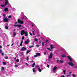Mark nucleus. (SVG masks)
I'll use <instances>...</instances> for the list:
<instances>
[{
  "instance_id": "nucleus-1",
  "label": "nucleus",
  "mask_w": 77,
  "mask_h": 77,
  "mask_svg": "<svg viewBox=\"0 0 77 77\" xmlns=\"http://www.w3.org/2000/svg\"><path fill=\"white\" fill-rule=\"evenodd\" d=\"M25 34V36H27V31H24V30H23L21 32V35L22 36H23V35Z\"/></svg>"
},
{
  "instance_id": "nucleus-2",
  "label": "nucleus",
  "mask_w": 77,
  "mask_h": 77,
  "mask_svg": "<svg viewBox=\"0 0 77 77\" xmlns=\"http://www.w3.org/2000/svg\"><path fill=\"white\" fill-rule=\"evenodd\" d=\"M53 54L52 53H51L50 55L48 57V58L49 59H52L53 57Z\"/></svg>"
},
{
  "instance_id": "nucleus-3",
  "label": "nucleus",
  "mask_w": 77,
  "mask_h": 77,
  "mask_svg": "<svg viewBox=\"0 0 77 77\" xmlns=\"http://www.w3.org/2000/svg\"><path fill=\"white\" fill-rule=\"evenodd\" d=\"M68 63L69 65H70V66H74V64H73V63H72V62H71L70 63L69 62H68Z\"/></svg>"
},
{
  "instance_id": "nucleus-4",
  "label": "nucleus",
  "mask_w": 77,
  "mask_h": 77,
  "mask_svg": "<svg viewBox=\"0 0 77 77\" xmlns=\"http://www.w3.org/2000/svg\"><path fill=\"white\" fill-rule=\"evenodd\" d=\"M29 39H27L26 41L25 42V44H29Z\"/></svg>"
},
{
  "instance_id": "nucleus-5",
  "label": "nucleus",
  "mask_w": 77,
  "mask_h": 77,
  "mask_svg": "<svg viewBox=\"0 0 77 77\" xmlns=\"http://www.w3.org/2000/svg\"><path fill=\"white\" fill-rule=\"evenodd\" d=\"M4 22H8V19L7 18H4L3 20Z\"/></svg>"
},
{
  "instance_id": "nucleus-6",
  "label": "nucleus",
  "mask_w": 77,
  "mask_h": 77,
  "mask_svg": "<svg viewBox=\"0 0 77 77\" xmlns=\"http://www.w3.org/2000/svg\"><path fill=\"white\" fill-rule=\"evenodd\" d=\"M26 50V48L24 47H23L20 50L22 51H24V50Z\"/></svg>"
},
{
  "instance_id": "nucleus-7",
  "label": "nucleus",
  "mask_w": 77,
  "mask_h": 77,
  "mask_svg": "<svg viewBox=\"0 0 77 77\" xmlns=\"http://www.w3.org/2000/svg\"><path fill=\"white\" fill-rule=\"evenodd\" d=\"M14 27H21V25H14Z\"/></svg>"
},
{
  "instance_id": "nucleus-8",
  "label": "nucleus",
  "mask_w": 77,
  "mask_h": 77,
  "mask_svg": "<svg viewBox=\"0 0 77 77\" xmlns=\"http://www.w3.org/2000/svg\"><path fill=\"white\" fill-rule=\"evenodd\" d=\"M67 57L69 59V60L72 62H73V61L72 60V59H71V57H69V56H67Z\"/></svg>"
},
{
  "instance_id": "nucleus-9",
  "label": "nucleus",
  "mask_w": 77,
  "mask_h": 77,
  "mask_svg": "<svg viewBox=\"0 0 77 77\" xmlns=\"http://www.w3.org/2000/svg\"><path fill=\"white\" fill-rule=\"evenodd\" d=\"M57 62H59L60 63H63V61L62 60H57Z\"/></svg>"
},
{
  "instance_id": "nucleus-10",
  "label": "nucleus",
  "mask_w": 77,
  "mask_h": 77,
  "mask_svg": "<svg viewBox=\"0 0 77 77\" xmlns=\"http://www.w3.org/2000/svg\"><path fill=\"white\" fill-rule=\"evenodd\" d=\"M4 11L5 12H7V11H8V8H5L4 9Z\"/></svg>"
},
{
  "instance_id": "nucleus-11",
  "label": "nucleus",
  "mask_w": 77,
  "mask_h": 77,
  "mask_svg": "<svg viewBox=\"0 0 77 77\" xmlns=\"http://www.w3.org/2000/svg\"><path fill=\"white\" fill-rule=\"evenodd\" d=\"M5 5H7L8 3V0H5Z\"/></svg>"
},
{
  "instance_id": "nucleus-12",
  "label": "nucleus",
  "mask_w": 77,
  "mask_h": 77,
  "mask_svg": "<svg viewBox=\"0 0 77 77\" xmlns=\"http://www.w3.org/2000/svg\"><path fill=\"white\" fill-rule=\"evenodd\" d=\"M57 68V67L56 66H55L54 68L53 69V71H55V70H56V69Z\"/></svg>"
},
{
  "instance_id": "nucleus-13",
  "label": "nucleus",
  "mask_w": 77,
  "mask_h": 77,
  "mask_svg": "<svg viewBox=\"0 0 77 77\" xmlns=\"http://www.w3.org/2000/svg\"><path fill=\"white\" fill-rule=\"evenodd\" d=\"M23 41H22L20 43V47H21V46H22V45H23Z\"/></svg>"
},
{
  "instance_id": "nucleus-14",
  "label": "nucleus",
  "mask_w": 77,
  "mask_h": 77,
  "mask_svg": "<svg viewBox=\"0 0 77 77\" xmlns=\"http://www.w3.org/2000/svg\"><path fill=\"white\" fill-rule=\"evenodd\" d=\"M21 22V20L20 19H18L17 20V22L18 23H20Z\"/></svg>"
},
{
  "instance_id": "nucleus-15",
  "label": "nucleus",
  "mask_w": 77,
  "mask_h": 77,
  "mask_svg": "<svg viewBox=\"0 0 77 77\" xmlns=\"http://www.w3.org/2000/svg\"><path fill=\"white\" fill-rule=\"evenodd\" d=\"M35 65V63H34L32 66V67H33Z\"/></svg>"
},
{
  "instance_id": "nucleus-16",
  "label": "nucleus",
  "mask_w": 77,
  "mask_h": 77,
  "mask_svg": "<svg viewBox=\"0 0 77 77\" xmlns=\"http://www.w3.org/2000/svg\"><path fill=\"white\" fill-rule=\"evenodd\" d=\"M50 47H51V49H53L54 47H53V46L52 45H50Z\"/></svg>"
},
{
  "instance_id": "nucleus-17",
  "label": "nucleus",
  "mask_w": 77,
  "mask_h": 77,
  "mask_svg": "<svg viewBox=\"0 0 77 77\" xmlns=\"http://www.w3.org/2000/svg\"><path fill=\"white\" fill-rule=\"evenodd\" d=\"M17 35V34H16V33L15 32H13V37H15V35Z\"/></svg>"
},
{
  "instance_id": "nucleus-18",
  "label": "nucleus",
  "mask_w": 77,
  "mask_h": 77,
  "mask_svg": "<svg viewBox=\"0 0 77 77\" xmlns=\"http://www.w3.org/2000/svg\"><path fill=\"white\" fill-rule=\"evenodd\" d=\"M61 56L62 57H66V56H65V55L64 54L61 55Z\"/></svg>"
},
{
  "instance_id": "nucleus-19",
  "label": "nucleus",
  "mask_w": 77,
  "mask_h": 77,
  "mask_svg": "<svg viewBox=\"0 0 77 77\" xmlns=\"http://www.w3.org/2000/svg\"><path fill=\"white\" fill-rule=\"evenodd\" d=\"M36 55H37V56H40V55H41V54H40V53H37Z\"/></svg>"
},
{
  "instance_id": "nucleus-20",
  "label": "nucleus",
  "mask_w": 77,
  "mask_h": 77,
  "mask_svg": "<svg viewBox=\"0 0 77 77\" xmlns=\"http://www.w3.org/2000/svg\"><path fill=\"white\" fill-rule=\"evenodd\" d=\"M5 6H6V5H5H5H1V7H5Z\"/></svg>"
},
{
  "instance_id": "nucleus-21",
  "label": "nucleus",
  "mask_w": 77,
  "mask_h": 77,
  "mask_svg": "<svg viewBox=\"0 0 77 77\" xmlns=\"http://www.w3.org/2000/svg\"><path fill=\"white\" fill-rule=\"evenodd\" d=\"M38 70L39 72H41V71H42L40 68H38Z\"/></svg>"
},
{
  "instance_id": "nucleus-22",
  "label": "nucleus",
  "mask_w": 77,
  "mask_h": 77,
  "mask_svg": "<svg viewBox=\"0 0 77 77\" xmlns=\"http://www.w3.org/2000/svg\"><path fill=\"white\" fill-rule=\"evenodd\" d=\"M5 29H7V30L8 29V26H6L5 27Z\"/></svg>"
},
{
  "instance_id": "nucleus-23",
  "label": "nucleus",
  "mask_w": 77,
  "mask_h": 77,
  "mask_svg": "<svg viewBox=\"0 0 77 77\" xmlns=\"http://www.w3.org/2000/svg\"><path fill=\"white\" fill-rule=\"evenodd\" d=\"M29 52H30V50H27V52H26V54H28Z\"/></svg>"
},
{
  "instance_id": "nucleus-24",
  "label": "nucleus",
  "mask_w": 77,
  "mask_h": 77,
  "mask_svg": "<svg viewBox=\"0 0 77 77\" xmlns=\"http://www.w3.org/2000/svg\"><path fill=\"white\" fill-rule=\"evenodd\" d=\"M63 72L64 74H66V71L65 70H63Z\"/></svg>"
},
{
  "instance_id": "nucleus-25",
  "label": "nucleus",
  "mask_w": 77,
  "mask_h": 77,
  "mask_svg": "<svg viewBox=\"0 0 77 77\" xmlns=\"http://www.w3.org/2000/svg\"><path fill=\"white\" fill-rule=\"evenodd\" d=\"M33 70V72H35V68H33L32 69Z\"/></svg>"
},
{
  "instance_id": "nucleus-26",
  "label": "nucleus",
  "mask_w": 77,
  "mask_h": 77,
  "mask_svg": "<svg viewBox=\"0 0 77 77\" xmlns=\"http://www.w3.org/2000/svg\"><path fill=\"white\" fill-rule=\"evenodd\" d=\"M20 24H23V23H24V22L23 21H21L20 22Z\"/></svg>"
},
{
  "instance_id": "nucleus-27",
  "label": "nucleus",
  "mask_w": 77,
  "mask_h": 77,
  "mask_svg": "<svg viewBox=\"0 0 77 77\" xmlns=\"http://www.w3.org/2000/svg\"><path fill=\"white\" fill-rule=\"evenodd\" d=\"M12 17V15H9L8 16V18H11V17Z\"/></svg>"
},
{
  "instance_id": "nucleus-28",
  "label": "nucleus",
  "mask_w": 77,
  "mask_h": 77,
  "mask_svg": "<svg viewBox=\"0 0 77 77\" xmlns=\"http://www.w3.org/2000/svg\"><path fill=\"white\" fill-rule=\"evenodd\" d=\"M3 64H4L5 65L6 64V62H3Z\"/></svg>"
},
{
  "instance_id": "nucleus-29",
  "label": "nucleus",
  "mask_w": 77,
  "mask_h": 77,
  "mask_svg": "<svg viewBox=\"0 0 77 77\" xmlns=\"http://www.w3.org/2000/svg\"><path fill=\"white\" fill-rule=\"evenodd\" d=\"M26 60H29V57H27L26 59Z\"/></svg>"
},
{
  "instance_id": "nucleus-30",
  "label": "nucleus",
  "mask_w": 77,
  "mask_h": 77,
  "mask_svg": "<svg viewBox=\"0 0 77 77\" xmlns=\"http://www.w3.org/2000/svg\"><path fill=\"white\" fill-rule=\"evenodd\" d=\"M34 47V46H29V48H32V47Z\"/></svg>"
},
{
  "instance_id": "nucleus-31",
  "label": "nucleus",
  "mask_w": 77,
  "mask_h": 77,
  "mask_svg": "<svg viewBox=\"0 0 77 77\" xmlns=\"http://www.w3.org/2000/svg\"><path fill=\"white\" fill-rule=\"evenodd\" d=\"M34 40L35 41H38V39L36 38H35Z\"/></svg>"
},
{
  "instance_id": "nucleus-32",
  "label": "nucleus",
  "mask_w": 77,
  "mask_h": 77,
  "mask_svg": "<svg viewBox=\"0 0 77 77\" xmlns=\"http://www.w3.org/2000/svg\"><path fill=\"white\" fill-rule=\"evenodd\" d=\"M35 68H39V66H35Z\"/></svg>"
},
{
  "instance_id": "nucleus-33",
  "label": "nucleus",
  "mask_w": 77,
  "mask_h": 77,
  "mask_svg": "<svg viewBox=\"0 0 77 77\" xmlns=\"http://www.w3.org/2000/svg\"><path fill=\"white\" fill-rule=\"evenodd\" d=\"M14 67L15 68H17V67H18V65H15Z\"/></svg>"
},
{
  "instance_id": "nucleus-34",
  "label": "nucleus",
  "mask_w": 77,
  "mask_h": 77,
  "mask_svg": "<svg viewBox=\"0 0 77 77\" xmlns=\"http://www.w3.org/2000/svg\"><path fill=\"white\" fill-rule=\"evenodd\" d=\"M72 76H73V77H75V76H76V75H74V74H73L72 75Z\"/></svg>"
},
{
  "instance_id": "nucleus-35",
  "label": "nucleus",
  "mask_w": 77,
  "mask_h": 77,
  "mask_svg": "<svg viewBox=\"0 0 77 77\" xmlns=\"http://www.w3.org/2000/svg\"><path fill=\"white\" fill-rule=\"evenodd\" d=\"M5 59H8L9 58L7 56H6L5 57Z\"/></svg>"
},
{
  "instance_id": "nucleus-36",
  "label": "nucleus",
  "mask_w": 77,
  "mask_h": 77,
  "mask_svg": "<svg viewBox=\"0 0 77 77\" xmlns=\"http://www.w3.org/2000/svg\"><path fill=\"white\" fill-rule=\"evenodd\" d=\"M24 39V37L23 36V37H22V39L23 40Z\"/></svg>"
},
{
  "instance_id": "nucleus-37",
  "label": "nucleus",
  "mask_w": 77,
  "mask_h": 77,
  "mask_svg": "<svg viewBox=\"0 0 77 77\" xmlns=\"http://www.w3.org/2000/svg\"><path fill=\"white\" fill-rule=\"evenodd\" d=\"M44 42H43L42 43V45L43 47H44Z\"/></svg>"
},
{
  "instance_id": "nucleus-38",
  "label": "nucleus",
  "mask_w": 77,
  "mask_h": 77,
  "mask_svg": "<svg viewBox=\"0 0 77 77\" xmlns=\"http://www.w3.org/2000/svg\"><path fill=\"white\" fill-rule=\"evenodd\" d=\"M3 17H4V18H5V17H6L5 14H3Z\"/></svg>"
},
{
  "instance_id": "nucleus-39",
  "label": "nucleus",
  "mask_w": 77,
  "mask_h": 77,
  "mask_svg": "<svg viewBox=\"0 0 77 77\" xmlns=\"http://www.w3.org/2000/svg\"><path fill=\"white\" fill-rule=\"evenodd\" d=\"M16 62H19V60L18 59H17L16 60Z\"/></svg>"
},
{
  "instance_id": "nucleus-40",
  "label": "nucleus",
  "mask_w": 77,
  "mask_h": 77,
  "mask_svg": "<svg viewBox=\"0 0 77 77\" xmlns=\"http://www.w3.org/2000/svg\"><path fill=\"white\" fill-rule=\"evenodd\" d=\"M47 49H48V50H49L50 51H51V49H50L49 48H47Z\"/></svg>"
},
{
  "instance_id": "nucleus-41",
  "label": "nucleus",
  "mask_w": 77,
  "mask_h": 77,
  "mask_svg": "<svg viewBox=\"0 0 77 77\" xmlns=\"http://www.w3.org/2000/svg\"><path fill=\"white\" fill-rule=\"evenodd\" d=\"M2 70H4V69H5V68H4L3 67H2Z\"/></svg>"
},
{
  "instance_id": "nucleus-42",
  "label": "nucleus",
  "mask_w": 77,
  "mask_h": 77,
  "mask_svg": "<svg viewBox=\"0 0 77 77\" xmlns=\"http://www.w3.org/2000/svg\"><path fill=\"white\" fill-rule=\"evenodd\" d=\"M39 43L40 44H41V41H39Z\"/></svg>"
},
{
  "instance_id": "nucleus-43",
  "label": "nucleus",
  "mask_w": 77,
  "mask_h": 77,
  "mask_svg": "<svg viewBox=\"0 0 77 77\" xmlns=\"http://www.w3.org/2000/svg\"><path fill=\"white\" fill-rule=\"evenodd\" d=\"M37 56H38L37 55V54L36 55H34V57H37Z\"/></svg>"
},
{
  "instance_id": "nucleus-44",
  "label": "nucleus",
  "mask_w": 77,
  "mask_h": 77,
  "mask_svg": "<svg viewBox=\"0 0 77 77\" xmlns=\"http://www.w3.org/2000/svg\"><path fill=\"white\" fill-rule=\"evenodd\" d=\"M2 51L1 49H0V53H2Z\"/></svg>"
},
{
  "instance_id": "nucleus-45",
  "label": "nucleus",
  "mask_w": 77,
  "mask_h": 77,
  "mask_svg": "<svg viewBox=\"0 0 77 77\" xmlns=\"http://www.w3.org/2000/svg\"><path fill=\"white\" fill-rule=\"evenodd\" d=\"M1 55H2V56H3V55H4V53H2L1 54Z\"/></svg>"
},
{
  "instance_id": "nucleus-46",
  "label": "nucleus",
  "mask_w": 77,
  "mask_h": 77,
  "mask_svg": "<svg viewBox=\"0 0 77 77\" xmlns=\"http://www.w3.org/2000/svg\"><path fill=\"white\" fill-rule=\"evenodd\" d=\"M48 40H47V39L46 40V42H48Z\"/></svg>"
},
{
  "instance_id": "nucleus-47",
  "label": "nucleus",
  "mask_w": 77,
  "mask_h": 77,
  "mask_svg": "<svg viewBox=\"0 0 77 77\" xmlns=\"http://www.w3.org/2000/svg\"><path fill=\"white\" fill-rule=\"evenodd\" d=\"M29 35H31V36H32V33H30V32H29Z\"/></svg>"
},
{
  "instance_id": "nucleus-48",
  "label": "nucleus",
  "mask_w": 77,
  "mask_h": 77,
  "mask_svg": "<svg viewBox=\"0 0 77 77\" xmlns=\"http://www.w3.org/2000/svg\"><path fill=\"white\" fill-rule=\"evenodd\" d=\"M47 67L49 68V65H48V64L47 65Z\"/></svg>"
},
{
  "instance_id": "nucleus-49",
  "label": "nucleus",
  "mask_w": 77,
  "mask_h": 77,
  "mask_svg": "<svg viewBox=\"0 0 77 77\" xmlns=\"http://www.w3.org/2000/svg\"><path fill=\"white\" fill-rule=\"evenodd\" d=\"M36 47H39V45H36Z\"/></svg>"
},
{
  "instance_id": "nucleus-50",
  "label": "nucleus",
  "mask_w": 77,
  "mask_h": 77,
  "mask_svg": "<svg viewBox=\"0 0 77 77\" xmlns=\"http://www.w3.org/2000/svg\"><path fill=\"white\" fill-rule=\"evenodd\" d=\"M34 62V61L33 60L31 61H30V62Z\"/></svg>"
},
{
  "instance_id": "nucleus-51",
  "label": "nucleus",
  "mask_w": 77,
  "mask_h": 77,
  "mask_svg": "<svg viewBox=\"0 0 77 77\" xmlns=\"http://www.w3.org/2000/svg\"><path fill=\"white\" fill-rule=\"evenodd\" d=\"M61 77H65V76L63 75H62V76H61Z\"/></svg>"
},
{
  "instance_id": "nucleus-52",
  "label": "nucleus",
  "mask_w": 77,
  "mask_h": 77,
  "mask_svg": "<svg viewBox=\"0 0 77 77\" xmlns=\"http://www.w3.org/2000/svg\"><path fill=\"white\" fill-rule=\"evenodd\" d=\"M26 65H27V66H28V65H29V64H27V63H26Z\"/></svg>"
},
{
  "instance_id": "nucleus-53",
  "label": "nucleus",
  "mask_w": 77,
  "mask_h": 77,
  "mask_svg": "<svg viewBox=\"0 0 77 77\" xmlns=\"http://www.w3.org/2000/svg\"><path fill=\"white\" fill-rule=\"evenodd\" d=\"M44 54L45 55V54H46V52H44Z\"/></svg>"
},
{
  "instance_id": "nucleus-54",
  "label": "nucleus",
  "mask_w": 77,
  "mask_h": 77,
  "mask_svg": "<svg viewBox=\"0 0 77 77\" xmlns=\"http://www.w3.org/2000/svg\"><path fill=\"white\" fill-rule=\"evenodd\" d=\"M69 75H66V76H67V77H68V76H69Z\"/></svg>"
},
{
  "instance_id": "nucleus-55",
  "label": "nucleus",
  "mask_w": 77,
  "mask_h": 77,
  "mask_svg": "<svg viewBox=\"0 0 77 77\" xmlns=\"http://www.w3.org/2000/svg\"><path fill=\"white\" fill-rule=\"evenodd\" d=\"M32 32H33V33H35V31H32Z\"/></svg>"
},
{
  "instance_id": "nucleus-56",
  "label": "nucleus",
  "mask_w": 77,
  "mask_h": 77,
  "mask_svg": "<svg viewBox=\"0 0 77 77\" xmlns=\"http://www.w3.org/2000/svg\"><path fill=\"white\" fill-rule=\"evenodd\" d=\"M31 26H32V27H33L34 26L33 25H32Z\"/></svg>"
},
{
  "instance_id": "nucleus-57",
  "label": "nucleus",
  "mask_w": 77,
  "mask_h": 77,
  "mask_svg": "<svg viewBox=\"0 0 77 77\" xmlns=\"http://www.w3.org/2000/svg\"><path fill=\"white\" fill-rule=\"evenodd\" d=\"M14 45V44L13 43L11 44V46H12V45Z\"/></svg>"
},
{
  "instance_id": "nucleus-58",
  "label": "nucleus",
  "mask_w": 77,
  "mask_h": 77,
  "mask_svg": "<svg viewBox=\"0 0 77 77\" xmlns=\"http://www.w3.org/2000/svg\"><path fill=\"white\" fill-rule=\"evenodd\" d=\"M71 73H72V72H69V74H71Z\"/></svg>"
},
{
  "instance_id": "nucleus-59",
  "label": "nucleus",
  "mask_w": 77,
  "mask_h": 77,
  "mask_svg": "<svg viewBox=\"0 0 77 77\" xmlns=\"http://www.w3.org/2000/svg\"><path fill=\"white\" fill-rule=\"evenodd\" d=\"M2 48V46H0V48Z\"/></svg>"
},
{
  "instance_id": "nucleus-60",
  "label": "nucleus",
  "mask_w": 77,
  "mask_h": 77,
  "mask_svg": "<svg viewBox=\"0 0 77 77\" xmlns=\"http://www.w3.org/2000/svg\"><path fill=\"white\" fill-rule=\"evenodd\" d=\"M7 46H8V47H9V45H7Z\"/></svg>"
},
{
  "instance_id": "nucleus-61",
  "label": "nucleus",
  "mask_w": 77,
  "mask_h": 77,
  "mask_svg": "<svg viewBox=\"0 0 77 77\" xmlns=\"http://www.w3.org/2000/svg\"><path fill=\"white\" fill-rule=\"evenodd\" d=\"M33 35H35V33H33Z\"/></svg>"
},
{
  "instance_id": "nucleus-62",
  "label": "nucleus",
  "mask_w": 77,
  "mask_h": 77,
  "mask_svg": "<svg viewBox=\"0 0 77 77\" xmlns=\"http://www.w3.org/2000/svg\"><path fill=\"white\" fill-rule=\"evenodd\" d=\"M15 24H17V22H16V23H15Z\"/></svg>"
},
{
  "instance_id": "nucleus-63",
  "label": "nucleus",
  "mask_w": 77,
  "mask_h": 77,
  "mask_svg": "<svg viewBox=\"0 0 77 77\" xmlns=\"http://www.w3.org/2000/svg\"><path fill=\"white\" fill-rule=\"evenodd\" d=\"M3 0H0V1H2Z\"/></svg>"
},
{
  "instance_id": "nucleus-64",
  "label": "nucleus",
  "mask_w": 77,
  "mask_h": 77,
  "mask_svg": "<svg viewBox=\"0 0 77 77\" xmlns=\"http://www.w3.org/2000/svg\"><path fill=\"white\" fill-rule=\"evenodd\" d=\"M16 59V58H14V59Z\"/></svg>"
}]
</instances>
